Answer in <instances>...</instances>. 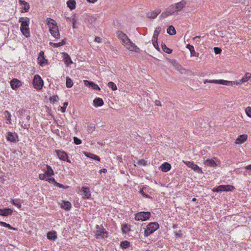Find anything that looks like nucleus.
<instances>
[{
    "label": "nucleus",
    "mask_w": 251,
    "mask_h": 251,
    "mask_svg": "<svg viewBox=\"0 0 251 251\" xmlns=\"http://www.w3.org/2000/svg\"><path fill=\"white\" fill-rule=\"evenodd\" d=\"M159 228V225L157 222H151L149 223L144 231V235L148 237L151 234L153 233L155 231Z\"/></svg>",
    "instance_id": "1"
},
{
    "label": "nucleus",
    "mask_w": 251,
    "mask_h": 251,
    "mask_svg": "<svg viewBox=\"0 0 251 251\" xmlns=\"http://www.w3.org/2000/svg\"><path fill=\"white\" fill-rule=\"evenodd\" d=\"M32 83L34 88L37 90H40L43 86L44 81L39 75H36L34 76Z\"/></svg>",
    "instance_id": "2"
},
{
    "label": "nucleus",
    "mask_w": 251,
    "mask_h": 251,
    "mask_svg": "<svg viewBox=\"0 0 251 251\" xmlns=\"http://www.w3.org/2000/svg\"><path fill=\"white\" fill-rule=\"evenodd\" d=\"M151 216L150 212L142 211L135 214V219L136 221H144L150 219Z\"/></svg>",
    "instance_id": "3"
},
{
    "label": "nucleus",
    "mask_w": 251,
    "mask_h": 251,
    "mask_svg": "<svg viewBox=\"0 0 251 251\" xmlns=\"http://www.w3.org/2000/svg\"><path fill=\"white\" fill-rule=\"evenodd\" d=\"M96 228L95 234L97 238H99V237H100L102 238H105L108 237V233L102 226H101V227L100 226L97 225Z\"/></svg>",
    "instance_id": "4"
},
{
    "label": "nucleus",
    "mask_w": 251,
    "mask_h": 251,
    "mask_svg": "<svg viewBox=\"0 0 251 251\" xmlns=\"http://www.w3.org/2000/svg\"><path fill=\"white\" fill-rule=\"evenodd\" d=\"M183 162L186 164L188 167L191 168L194 171L198 174H203V172L201 168H200L197 164H195L194 162L183 161Z\"/></svg>",
    "instance_id": "5"
},
{
    "label": "nucleus",
    "mask_w": 251,
    "mask_h": 251,
    "mask_svg": "<svg viewBox=\"0 0 251 251\" xmlns=\"http://www.w3.org/2000/svg\"><path fill=\"white\" fill-rule=\"evenodd\" d=\"M206 83H216L219 84L226 85H232V82L231 81H227L223 79H219V80H205L204 81V83L206 84Z\"/></svg>",
    "instance_id": "6"
},
{
    "label": "nucleus",
    "mask_w": 251,
    "mask_h": 251,
    "mask_svg": "<svg viewBox=\"0 0 251 251\" xmlns=\"http://www.w3.org/2000/svg\"><path fill=\"white\" fill-rule=\"evenodd\" d=\"M56 153L58 158L63 161H66L70 163H71V160L69 159L68 154L63 151L56 150Z\"/></svg>",
    "instance_id": "7"
},
{
    "label": "nucleus",
    "mask_w": 251,
    "mask_h": 251,
    "mask_svg": "<svg viewBox=\"0 0 251 251\" xmlns=\"http://www.w3.org/2000/svg\"><path fill=\"white\" fill-rule=\"evenodd\" d=\"M217 158L216 157H213L211 159H207L204 162V164L207 166L210 167H216L220 164V161L216 160Z\"/></svg>",
    "instance_id": "8"
},
{
    "label": "nucleus",
    "mask_w": 251,
    "mask_h": 251,
    "mask_svg": "<svg viewBox=\"0 0 251 251\" xmlns=\"http://www.w3.org/2000/svg\"><path fill=\"white\" fill-rule=\"evenodd\" d=\"M10 84L12 89L16 90L18 88L22 86V83L20 80L18 79L17 78H13L10 81Z\"/></svg>",
    "instance_id": "9"
},
{
    "label": "nucleus",
    "mask_w": 251,
    "mask_h": 251,
    "mask_svg": "<svg viewBox=\"0 0 251 251\" xmlns=\"http://www.w3.org/2000/svg\"><path fill=\"white\" fill-rule=\"evenodd\" d=\"M19 3L21 6L22 12H27L30 8V5L29 3L24 0H19Z\"/></svg>",
    "instance_id": "10"
},
{
    "label": "nucleus",
    "mask_w": 251,
    "mask_h": 251,
    "mask_svg": "<svg viewBox=\"0 0 251 251\" xmlns=\"http://www.w3.org/2000/svg\"><path fill=\"white\" fill-rule=\"evenodd\" d=\"M38 61H39V64L42 66H43L48 63V60L45 58L44 51H41L39 52Z\"/></svg>",
    "instance_id": "11"
},
{
    "label": "nucleus",
    "mask_w": 251,
    "mask_h": 251,
    "mask_svg": "<svg viewBox=\"0 0 251 251\" xmlns=\"http://www.w3.org/2000/svg\"><path fill=\"white\" fill-rule=\"evenodd\" d=\"M84 84L89 88H92L94 90H97L100 91V88L99 86L93 81L85 80L83 81Z\"/></svg>",
    "instance_id": "12"
},
{
    "label": "nucleus",
    "mask_w": 251,
    "mask_h": 251,
    "mask_svg": "<svg viewBox=\"0 0 251 251\" xmlns=\"http://www.w3.org/2000/svg\"><path fill=\"white\" fill-rule=\"evenodd\" d=\"M18 136L15 132H8L6 135V138L8 141H16Z\"/></svg>",
    "instance_id": "13"
},
{
    "label": "nucleus",
    "mask_w": 251,
    "mask_h": 251,
    "mask_svg": "<svg viewBox=\"0 0 251 251\" xmlns=\"http://www.w3.org/2000/svg\"><path fill=\"white\" fill-rule=\"evenodd\" d=\"M117 35L118 38L122 40L123 43L126 44V45H127L126 42H127L129 39L126 34L121 31H118L117 32Z\"/></svg>",
    "instance_id": "14"
},
{
    "label": "nucleus",
    "mask_w": 251,
    "mask_h": 251,
    "mask_svg": "<svg viewBox=\"0 0 251 251\" xmlns=\"http://www.w3.org/2000/svg\"><path fill=\"white\" fill-rule=\"evenodd\" d=\"M62 56L63 57V60L67 66H69L73 64V61L70 55L66 52H62Z\"/></svg>",
    "instance_id": "15"
},
{
    "label": "nucleus",
    "mask_w": 251,
    "mask_h": 251,
    "mask_svg": "<svg viewBox=\"0 0 251 251\" xmlns=\"http://www.w3.org/2000/svg\"><path fill=\"white\" fill-rule=\"evenodd\" d=\"M126 43H127V45H126V46H127L128 49L135 52H139V48L133 43L130 39L128 40Z\"/></svg>",
    "instance_id": "16"
},
{
    "label": "nucleus",
    "mask_w": 251,
    "mask_h": 251,
    "mask_svg": "<svg viewBox=\"0 0 251 251\" xmlns=\"http://www.w3.org/2000/svg\"><path fill=\"white\" fill-rule=\"evenodd\" d=\"M13 210L9 208L0 209V216L6 217L12 215Z\"/></svg>",
    "instance_id": "17"
},
{
    "label": "nucleus",
    "mask_w": 251,
    "mask_h": 251,
    "mask_svg": "<svg viewBox=\"0 0 251 251\" xmlns=\"http://www.w3.org/2000/svg\"><path fill=\"white\" fill-rule=\"evenodd\" d=\"M30 20L27 17H21L19 19V23H21V27H28Z\"/></svg>",
    "instance_id": "18"
},
{
    "label": "nucleus",
    "mask_w": 251,
    "mask_h": 251,
    "mask_svg": "<svg viewBox=\"0 0 251 251\" xmlns=\"http://www.w3.org/2000/svg\"><path fill=\"white\" fill-rule=\"evenodd\" d=\"M81 192L83 193V195H84L83 197V198L89 199L91 198V194L90 193L89 188L83 186L81 188Z\"/></svg>",
    "instance_id": "19"
},
{
    "label": "nucleus",
    "mask_w": 251,
    "mask_h": 251,
    "mask_svg": "<svg viewBox=\"0 0 251 251\" xmlns=\"http://www.w3.org/2000/svg\"><path fill=\"white\" fill-rule=\"evenodd\" d=\"M46 22L47 24L48 25L49 27V30L51 29L56 28L57 26H58L56 22L51 18H47Z\"/></svg>",
    "instance_id": "20"
},
{
    "label": "nucleus",
    "mask_w": 251,
    "mask_h": 251,
    "mask_svg": "<svg viewBox=\"0 0 251 251\" xmlns=\"http://www.w3.org/2000/svg\"><path fill=\"white\" fill-rule=\"evenodd\" d=\"M171 164L167 162H165L162 164V165L160 167V169L164 173H167L169 172L171 169Z\"/></svg>",
    "instance_id": "21"
},
{
    "label": "nucleus",
    "mask_w": 251,
    "mask_h": 251,
    "mask_svg": "<svg viewBox=\"0 0 251 251\" xmlns=\"http://www.w3.org/2000/svg\"><path fill=\"white\" fill-rule=\"evenodd\" d=\"M83 154L85 155L86 157L88 158H91L92 159L97 160L99 161L100 160V158L99 156L93 154L91 152L84 151Z\"/></svg>",
    "instance_id": "22"
},
{
    "label": "nucleus",
    "mask_w": 251,
    "mask_h": 251,
    "mask_svg": "<svg viewBox=\"0 0 251 251\" xmlns=\"http://www.w3.org/2000/svg\"><path fill=\"white\" fill-rule=\"evenodd\" d=\"M61 207L65 210H70L72 207V204L69 201H62L61 204Z\"/></svg>",
    "instance_id": "23"
},
{
    "label": "nucleus",
    "mask_w": 251,
    "mask_h": 251,
    "mask_svg": "<svg viewBox=\"0 0 251 251\" xmlns=\"http://www.w3.org/2000/svg\"><path fill=\"white\" fill-rule=\"evenodd\" d=\"M186 4V1L184 0H182L181 1L176 3V6L175 7L176 11H180L185 6Z\"/></svg>",
    "instance_id": "24"
},
{
    "label": "nucleus",
    "mask_w": 251,
    "mask_h": 251,
    "mask_svg": "<svg viewBox=\"0 0 251 251\" xmlns=\"http://www.w3.org/2000/svg\"><path fill=\"white\" fill-rule=\"evenodd\" d=\"M50 32L51 35L56 39L60 38V35L59 32L58 26H57L56 28L50 30Z\"/></svg>",
    "instance_id": "25"
},
{
    "label": "nucleus",
    "mask_w": 251,
    "mask_h": 251,
    "mask_svg": "<svg viewBox=\"0 0 251 251\" xmlns=\"http://www.w3.org/2000/svg\"><path fill=\"white\" fill-rule=\"evenodd\" d=\"M47 238L50 240H55L57 239L56 232L55 231H49L47 234Z\"/></svg>",
    "instance_id": "26"
},
{
    "label": "nucleus",
    "mask_w": 251,
    "mask_h": 251,
    "mask_svg": "<svg viewBox=\"0 0 251 251\" xmlns=\"http://www.w3.org/2000/svg\"><path fill=\"white\" fill-rule=\"evenodd\" d=\"M220 187L223 190V192H232L235 189L233 186L231 185H221Z\"/></svg>",
    "instance_id": "27"
},
{
    "label": "nucleus",
    "mask_w": 251,
    "mask_h": 251,
    "mask_svg": "<svg viewBox=\"0 0 251 251\" xmlns=\"http://www.w3.org/2000/svg\"><path fill=\"white\" fill-rule=\"evenodd\" d=\"M104 101L101 98H96L93 100V105L95 107H99L103 105Z\"/></svg>",
    "instance_id": "28"
},
{
    "label": "nucleus",
    "mask_w": 251,
    "mask_h": 251,
    "mask_svg": "<svg viewBox=\"0 0 251 251\" xmlns=\"http://www.w3.org/2000/svg\"><path fill=\"white\" fill-rule=\"evenodd\" d=\"M186 48L189 49V50L190 51L191 53V56H197L198 57L199 53L198 52H196L195 51L194 47L193 46L191 45L190 44H188L186 46Z\"/></svg>",
    "instance_id": "29"
},
{
    "label": "nucleus",
    "mask_w": 251,
    "mask_h": 251,
    "mask_svg": "<svg viewBox=\"0 0 251 251\" xmlns=\"http://www.w3.org/2000/svg\"><path fill=\"white\" fill-rule=\"evenodd\" d=\"M160 9H157L154 11L147 13V17L151 19H155L157 15L161 12Z\"/></svg>",
    "instance_id": "30"
},
{
    "label": "nucleus",
    "mask_w": 251,
    "mask_h": 251,
    "mask_svg": "<svg viewBox=\"0 0 251 251\" xmlns=\"http://www.w3.org/2000/svg\"><path fill=\"white\" fill-rule=\"evenodd\" d=\"M20 30L23 35H24L25 37L28 38L30 37V34L29 32V28L28 27H20Z\"/></svg>",
    "instance_id": "31"
},
{
    "label": "nucleus",
    "mask_w": 251,
    "mask_h": 251,
    "mask_svg": "<svg viewBox=\"0 0 251 251\" xmlns=\"http://www.w3.org/2000/svg\"><path fill=\"white\" fill-rule=\"evenodd\" d=\"M165 10L169 16L173 14L176 12H177L174 4H172L170 7L166 8Z\"/></svg>",
    "instance_id": "32"
},
{
    "label": "nucleus",
    "mask_w": 251,
    "mask_h": 251,
    "mask_svg": "<svg viewBox=\"0 0 251 251\" xmlns=\"http://www.w3.org/2000/svg\"><path fill=\"white\" fill-rule=\"evenodd\" d=\"M45 174L48 177H50L54 174L52 168L49 165H47V171L45 172Z\"/></svg>",
    "instance_id": "33"
},
{
    "label": "nucleus",
    "mask_w": 251,
    "mask_h": 251,
    "mask_svg": "<svg viewBox=\"0 0 251 251\" xmlns=\"http://www.w3.org/2000/svg\"><path fill=\"white\" fill-rule=\"evenodd\" d=\"M68 7L71 9L73 10L75 8L76 2L75 0H69L67 2Z\"/></svg>",
    "instance_id": "34"
},
{
    "label": "nucleus",
    "mask_w": 251,
    "mask_h": 251,
    "mask_svg": "<svg viewBox=\"0 0 251 251\" xmlns=\"http://www.w3.org/2000/svg\"><path fill=\"white\" fill-rule=\"evenodd\" d=\"M122 231L124 233H126L130 231V226L128 224H125L122 226Z\"/></svg>",
    "instance_id": "35"
},
{
    "label": "nucleus",
    "mask_w": 251,
    "mask_h": 251,
    "mask_svg": "<svg viewBox=\"0 0 251 251\" xmlns=\"http://www.w3.org/2000/svg\"><path fill=\"white\" fill-rule=\"evenodd\" d=\"M161 30V28L160 26L157 27L154 31L152 39H158V37Z\"/></svg>",
    "instance_id": "36"
},
{
    "label": "nucleus",
    "mask_w": 251,
    "mask_h": 251,
    "mask_svg": "<svg viewBox=\"0 0 251 251\" xmlns=\"http://www.w3.org/2000/svg\"><path fill=\"white\" fill-rule=\"evenodd\" d=\"M243 174L245 176H251V164L245 167Z\"/></svg>",
    "instance_id": "37"
},
{
    "label": "nucleus",
    "mask_w": 251,
    "mask_h": 251,
    "mask_svg": "<svg viewBox=\"0 0 251 251\" xmlns=\"http://www.w3.org/2000/svg\"><path fill=\"white\" fill-rule=\"evenodd\" d=\"M167 32L171 35H174L176 34V30L173 25H170L167 29Z\"/></svg>",
    "instance_id": "38"
},
{
    "label": "nucleus",
    "mask_w": 251,
    "mask_h": 251,
    "mask_svg": "<svg viewBox=\"0 0 251 251\" xmlns=\"http://www.w3.org/2000/svg\"><path fill=\"white\" fill-rule=\"evenodd\" d=\"M130 242L125 240L121 242L120 247L123 249H126L130 247Z\"/></svg>",
    "instance_id": "39"
},
{
    "label": "nucleus",
    "mask_w": 251,
    "mask_h": 251,
    "mask_svg": "<svg viewBox=\"0 0 251 251\" xmlns=\"http://www.w3.org/2000/svg\"><path fill=\"white\" fill-rule=\"evenodd\" d=\"M248 139V135L246 134L238 135L235 141H246Z\"/></svg>",
    "instance_id": "40"
},
{
    "label": "nucleus",
    "mask_w": 251,
    "mask_h": 251,
    "mask_svg": "<svg viewBox=\"0 0 251 251\" xmlns=\"http://www.w3.org/2000/svg\"><path fill=\"white\" fill-rule=\"evenodd\" d=\"M251 77V74L250 73H246L245 75L239 80L242 83L247 82Z\"/></svg>",
    "instance_id": "41"
},
{
    "label": "nucleus",
    "mask_w": 251,
    "mask_h": 251,
    "mask_svg": "<svg viewBox=\"0 0 251 251\" xmlns=\"http://www.w3.org/2000/svg\"><path fill=\"white\" fill-rule=\"evenodd\" d=\"M0 225L1 226H3L4 227H5L6 228H8V229L13 230H17V228L12 227L10 224H7L4 222L0 221Z\"/></svg>",
    "instance_id": "42"
},
{
    "label": "nucleus",
    "mask_w": 251,
    "mask_h": 251,
    "mask_svg": "<svg viewBox=\"0 0 251 251\" xmlns=\"http://www.w3.org/2000/svg\"><path fill=\"white\" fill-rule=\"evenodd\" d=\"M161 47H162V49L163 50L166 52L167 53H168V54H170L173 51V50L169 48H168L166 45H165V44L164 43H162L161 44Z\"/></svg>",
    "instance_id": "43"
},
{
    "label": "nucleus",
    "mask_w": 251,
    "mask_h": 251,
    "mask_svg": "<svg viewBox=\"0 0 251 251\" xmlns=\"http://www.w3.org/2000/svg\"><path fill=\"white\" fill-rule=\"evenodd\" d=\"M3 115L7 120V123L11 124V117L10 113L8 111H5L3 112Z\"/></svg>",
    "instance_id": "44"
},
{
    "label": "nucleus",
    "mask_w": 251,
    "mask_h": 251,
    "mask_svg": "<svg viewBox=\"0 0 251 251\" xmlns=\"http://www.w3.org/2000/svg\"><path fill=\"white\" fill-rule=\"evenodd\" d=\"M137 163L139 165H142V166H148L150 164V162H148V161L147 160H145L144 159H139L137 161Z\"/></svg>",
    "instance_id": "45"
},
{
    "label": "nucleus",
    "mask_w": 251,
    "mask_h": 251,
    "mask_svg": "<svg viewBox=\"0 0 251 251\" xmlns=\"http://www.w3.org/2000/svg\"><path fill=\"white\" fill-rule=\"evenodd\" d=\"M66 85L68 88L72 87L73 85V81L69 76L66 77Z\"/></svg>",
    "instance_id": "46"
},
{
    "label": "nucleus",
    "mask_w": 251,
    "mask_h": 251,
    "mask_svg": "<svg viewBox=\"0 0 251 251\" xmlns=\"http://www.w3.org/2000/svg\"><path fill=\"white\" fill-rule=\"evenodd\" d=\"M11 203L19 208H20L22 207V205L18 199H12L11 201Z\"/></svg>",
    "instance_id": "47"
},
{
    "label": "nucleus",
    "mask_w": 251,
    "mask_h": 251,
    "mask_svg": "<svg viewBox=\"0 0 251 251\" xmlns=\"http://www.w3.org/2000/svg\"><path fill=\"white\" fill-rule=\"evenodd\" d=\"M59 100L57 95H53L50 97V103L54 104L55 102H57Z\"/></svg>",
    "instance_id": "48"
},
{
    "label": "nucleus",
    "mask_w": 251,
    "mask_h": 251,
    "mask_svg": "<svg viewBox=\"0 0 251 251\" xmlns=\"http://www.w3.org/2000/svg\"><path fill=\"white\" fill-rule=\"evenodd\" d=\"M107 85L113 91H115L117 89V87L116 84L113 82L110 81V82H108Z\"/></svg>",
    "instance_id": "49"
},
{
    "label": "nucleus",
    "mask_w": 251,
    "mask_h": 251,
    "mask_svg": "<svg viewBox=\"0 0 251 251\" xmlns=\"http://www.w3.org/2000/svg\"><path fill=\"white\" fill-rule=\"evenodd\" d=\"M139 193L145 198L152 199V197L147 194L142 189L140 190Z\"/></svg>",
    "instance_id": "50"
},
{
    "label": "nucleus",
    "mask_w": 251,
    "mask_h": 251,
    "mask_svg": "<svg viewBox=\"0 0 251 251\" xmlns=\"http://www.w3.org/2000/svg\"><path fill=\"white\" fill-rule=\"evenodd\" d=\"M152 43L153 44V46L158 51H159L160 49L158 46V42H157V39H152Z\"/></svg>",
    "instance_id": "51"
},
{
    "label": "nucleus",
    "mask_w": 251,
    "mask_h": 251,
    "mask_svg": "<svg viewBox=\"0 0 251 251\" xmlns=\"http://www.w3.org/2000/svg\"><path fill=\"white\" fill-rule=\"evenodd\" d=\"M176 238H181L183 236V234L181 233V231L179 230L178 231H175L174 232Z\"/></svg>",
    "instance_id": "52"
},
{
    "label": "nucleus",
    "mask_w": 251,
    "mask_h": 251,
    "mask_svg": "<svg viewBox=\"0 0 251 251\" xmlns=\"http://www.w3.org/2000/svg\"><path fill=\"white\" fill-rule=\"evenodd\" d=\"M68 105V102H64L63 103V106L60 107V110L62 113H64L66 111V107Z\"/></svg>",
    "instance_id": "53"
},
{
    "label": "nucleus",
    "mask_w": 251,
    "mask_h": 251,
    "mask_svg": "<svg viewBox=\"0 0 251 251\" xmlns=\"http://www.w3.org/2000/svg\"><path fill=\"white\" fill-rule=\"evenodd\" d=\"M55 186H57V187H59L60 188H64V189H68L69 187V186L64 185H63V184H62L61 183H58L57 182H56V184H55Z\"/></svg>",
    "instance_id": "54"
},
{
    "label": "nucleus",
    "mask_w": 251,
    "mask_h": 251,
    "mask_svg": "<svg viewBox=\"0 0 251 251\" xmlns=\"http://www.w3.org/2000/svg\"><path fill=\"white\" fill-rule=\"evenodd\" d=\"M48 176L46 175L45 173L44 174H41L39 175V178L41 180H44L47 181V179H48Z\"/></svg>",
    "instance_id": "55"
},
{
    "label": "nucleus",
    "mask_w": 251,
    "mask_h": 251,
    "mask_svg": "<svg viewBox=\"0 0 251 251\" xmlns=\"http://www.w3.org/2000/svg\"><path fill=\"white\" fill-rule=\"evenodd\" d=\"M212 191L213 192H223V190L222 189L221 187H220V185L218 187H215L212 189Z\"/></svg>",
    "instance_id": "56"
},
{
    "label": "nucleus",
    "mask_w": 251,
    "mask_h": 251,
    "mask_svg": "<svg viewBox=\"0 0 251 251\" xmlns=\"http://www.w3.org/2000/svg\"><path fill=\"white\" fill-rule=\"evenodd\" d=\"M47 181L50 183H53L54 184V185H55L56 182H57V181H55L54 178L52 177H48V179H47Z\"/></svg>",
    "instance_id": "57"
},
{
    "label": "nucleus",
    "mask_w": 251,
    "mask_h": 251,
    "mask_svg": "<svg viewBox=\"0 0 251 251\" xmlns=\"http://www.w3.org/2000/svg\"><path fill=\"white\" fill-rule=\"evenodd\" d=\"M49 44H50V46L53 47L54 48H58V47H61V44H60L59 42L57 43L50 42L49 43Z\"/></svg>",
    "instance_id": "58"
},
{
    "label": "nucleus",
    "mask_w": 251,
    "mask_h": 251,
    "mask_svg": "<svg viewBox=\"0 0 251 251\" xmlns=\"http://www.w3.org/2000/svg\"><path fill=\"white\" fill-rule=\"evenodd\" d=\"M214 51L216 54H220L222 52V50L219 47H214Z\"/></svg>",
    "instance_id": "59"
},
{
    "label": "nucleus",
    "mask_w": 251,
    "mask_h": 251,
    "mask_svg": "<svg viewBox=\"0 0 251 251\" xmlns=\"http://www.w3.org/2000/svg\"><path fill=\"white\" fill-rule=\"evenodd\" d=\"M246 113L248 117L251 118V107L249 106L246 109Z\"/></svg>",
    "instance_id": "60"
},
{
    "label": "nucleus",
    "mask_w": 251,
    "mask_h": 251,
    "mask_svg": "<svg viewBox=\"0 0 251 251\" xmlns=\"http://www.w3.org/2000/svg\"><path fill=\"white\" fill-rule=\"evenodd\" d=\"M239 3L244 5H247L249 3V0H239Z\"/></svg>",
    "instance_id": "61"
},
{
    "label": "nucleus",
    "mask_w": 251,
    "mask_h": 251,
    "mask_svg": "<svg viewBox=\"0 0 251 251\" xmlns=\"http://www.w3.org/2000/svg\"><path fill=\"white\" fill-rule=\"evenodd\" d=\"M169 16L166 11L165 10L160 16V19L165 18Z\"/></svg>",
    "instance_id": "62"
},
{
    "label": "nucleus",
    "mask_w": 251,
    "mask_h": 251,
    "mask_svg": "<svg viewBox=\"0 0 251 251\" xmlns=\"http://www.w3.org/2000/svg\"><path fill=\"white\" fill-rule=\"evenodd\" d=\"M97 19V16H91L90 17L89 21H91V23L95 21Z\"/></svg>",
    "instance_id": "63"
},
{
    "label": "nucleus",
    "mask_w": 251,
    "mask_h": 251,
    "mask_svg": "<svg viewBox=\"0 0 251 251\" xmlns=\"http://www.w3.org/2000/svg\"><path fill=\"white\" fill-rule=\"evenodd\" d=\"M76 20L75 18V16H74V18L72 19V23H73V28H75V23L76 22Z\"/></svg>",
    "instance_id": "64"
}]
</instances>
